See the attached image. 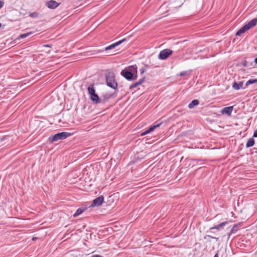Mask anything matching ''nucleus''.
I'll return each mask as SVG.
<instances>
[{
    "instance_id": "f257e3e1",
    "label": "nucleus",
    "mask_w": 257,
    "mask_h": 257,
    "mask_svg": "<svg viewBox=\"0 0 257 257\" xmlns=\"http://www.w3.org/2000/svg\"><path fill=\"white\" fill-rule=\"evenodd\" d=\"M137 66L136 65L130 66L121 71V75L126 80L131 81L137 79Z\"/></svg>"
},
{
    "instance_id": "f03ea898",
    "label": "nucleus",
    "mask_w": 257,
    "mask_h": 257,
    "mask_svg": "<svg viewBox=\"0 0 257 257\" xmlns=\"http://www.w3.org/2000/svg\"><path fill=\"white\" fill-rule=\"evenodd\" d=\"M106 84L109 87L116 89L117 87V83L115 79V74L112 72H108L105 76Z\"/></svg>"
},
{
    "instance_id": "7ed1b4c3",
    "label": "nucleus",
    "mask_w": 257,
    "mask_h": 257,
    "mask_svg": "<svg viewBox=\"0 0 257 257\" xmlns=\"http://www.w3.org/2000/svg\"><path fill=\"white\" fill-rule=\"evenodd\" d=\"M256 24L257 18L252 19L237 31L236 33V36H240L241 34L245 33L247 30L256 26Z\"/></svg>"
},
{
    "instance_id": "20e7f679",
    "label": "nucleus",
    "mask_w": 257,
    "mask_h": 257,
    "mask_svg": "<svg viewBox=\"0 0 257 257\" xmlns=\"http://www.w3.org/2000/svg\"><path fill=\"white\" fill-rule=\"evenodd\" d=\"M88 92L90 96V99L95 104L101 103V98H99L98 95L95 93V90L93 85L88 86Z\"/></svg>"
},
{
    "instance_id": "39448f33",
    "label": "nucleus",
    "mask_w": 257,
    "mask_h": 257,
    "mask_svg": "<svg viewBox=\"0 0 257 257\" xmlns=\"http://www.w3.org/2000/svg\"><path fill=\"white\" fill-rule=\"evenodd\" d=\"M71 135L72 134L71 133L63 132L50 136L49 140L50 142L53 143L60 140L65 139L66 138L71 136Z\"/></svg>"
},
{
    "instance_id": "423d86ee",
    "label": "nucleus",
    "mask_w": 257,
    "mask_h": 257,
    "mask_svg": "<svg viewBox=\"0 0 257 257\" xmlns=\"http://www.w3.org/2000/svg\"><path fill=\"white\" fill-rule=\"evenodd\" d=\"M173 53V51L169 49H165L162 50L158 56V58L160 60H165L167 59L170 55Z\"/></svg>"
},
{
    "instance_id": "0eeeda50",
    "label": "nucleus",
    "mask_w": 257,
    "mask_h": 257,
    "mask_svg": "<svg viewBox=\"0 0 257 257\" xmlns=\"http://www.w3.org/2000/svg\"><path fill=\"white\" fill-rule=\"evenodd\" d=\"M104 197L102 195L96 198L93 200L91 204L90 205V207H94L101 206L104 202Z\"/></svg>"
},
{
    "instance_id": "6e6552de",
    "label": "nucleus",
    "mask_w": 257,
    "mask_h": 257,
    "mask_svg": "<svg viewBox=\"0 0 257 257\" xmlns=\"http://www.w3.org/2000/svg\"><path fill=\"white\" fill-rule=\"evenodd\" d=\"M9 136H3L1 138V146H9L12 143V139Z\"/></svg>"
},
{
    "instance_id": "1a4fd4ad",
    "label": "nucleus",
    "mask_w": 257,
    "mask_h": 257,
    "mask_svg": "<svg viewBox=\"0 0 257 257\" xmlns=\"http://www.w3.org/2000/svg\"><path fill=\"white\" fill-rule=\"evenodd\" d=\"M127 40V39L126 38H124L117 42H115L106 47L105 48V51H108V50H111V49H114V48H115L116 46L120 45L121 44L123 43V42H125Z\"/></svg>"
},
{
    "instance_id": "9d476101",
    "label": "nucleus",
    "mask_w": 257,
    "mask_h": 257,
    "mask_svg": "<svg viewBox=\"0 0 257 257\" xmlns=\"http://www.w3.org/2000/svg\"><path fill=\"white\" fill-rule=\"evenodd\" d=\"M46 5L48 8L51 9H54L59 5V4L55 1L50 0L47 2Z\"/></svg>"
},
{
    "instance_id": "9b49d317",
    "label": "nucleus",
    "mask_w": 257,
    "mask_h": 257,
    "mask_svg": "<svg viewBox=\"0 0 257 257\" xmlns=\"http://www.w3.org/2000/svg\"><path fill=\"white\" fill-rule=\"evenodd\" d=\"M241 226V223H239L238 224H234L232 228H231L230 232L228 234V239L229 238L231 234L234 233L237 231L239 229V228Z\"/></svg>"
},
{
    "instance_id": "f8f14e48",
    "label": "nucleus",
    "mask_w": 257,
    "mask_h": 257,
    "mask_svg": "<svg viewBox=\"0 0 257 257\" xmlns=\"http://www.w3.org/2000/svg\"><path fill=\"white\" fill-rule=\"evenodd\" d=\"M243 81H240L238 83L236 82H234L232 84V88L236 90H238L241 88H245V87H243Z\"/></svg>"
},
{
    "instance_id": "ddd939ff",
    "label": "nucleus",
    "mask_w": 257,
    "mask_h": 257,
    "mask_svg": "<svg viewBox=\"0 0 257 257\" xmlns=\"http://www.w3.org/2000/svg\"><path fill=\"white\" fill-rule=\"evenodd\" d=\"M145 79V77H144L142 79L139 80V81L133 83V84L131 85L130 86V89L131 90H132L133 89H134L135 88L137 87V86L142 85L143 84V83L144 82Z\"/></svg>"
},
{
    "instance_id": "4468645a",
    "label": "nucleus",
    "mask_w": 257,
    "mask_h": 257,
    "mask_svg": "<svg viewBox=\"0 0 257 257\" xmlns=\"http://www.w3.org/2000/svg\"><path fill=\"white\" fill-rule=\"evenodd\" d=\"M233 110V106H228L223 108L222 110V113H225L228 115H230Z\"/></svg>"
},
{
    "instance_id": "2eb2a0df",
    "label": "nucleus",
    "mask_w": 257,
    "mask_h": 257,
    "mask_svg": "<svg viewBox=\"0 0 257 257\" xmlns=\"http://www.w3.org/2000/svg\"><path fill=\"white\" fill-rule=\"evenodd\" d=\"M112 94L111 93L103 94L102 96V98H101V102L104 103L105 102L107 101L112 97Z\"/></svg>"
},
{
    "instance_id": "dca6fc26",
    "label": "nucleus",
    "mask_w": 257,
    "mask_h": 257,
    "mask_svg": "<svg viewBox=\"0 0 257 257\" xmlns=\"http://www.w3.org/2000/svg\"><path fill=\"white\" fill-rule=\"evenodd\" d=\"M199 101L197 99L193 100L188 105V107L190 109L194 108V106H197L199 104Z\"/></svg>"
},
{
    "instance_id": "f3484780",
    "label": "nucleus",
    "mask_w": 257,
    "mask_h": 257,
    "mask_svg": "<svg viewBox=\"0 0 257 257\" xmlns=\"http://www.w3.org/2000/svg\"><path fill=\"white\" fill-rule=\"evenodd\" d=\"M254 143H255V141L253 139V138H250L247 141V143L246 144V147L247 148H250L251 147H252L254 145Z\"/></svg>"
},
{
    "instance_id": "a211bd4d",
    "label": "nucleus",
    "mask_w": 257,
    "mask_h": 257,
    "mask_svg": "<svg viewBox=\"0 0 257 257\" xmlns=\"http://www.w3.org/2000/svg\"><path fill=\"white\" fill-rule=\"evenodd\" d=\"M226 224H227L226 221L223 222L217 225H215L214 226L211 227L210 229H216L217 230H219L221 228H222Z\"/></svg>"
},
{
    "instance_id": "6ab92c4d",
    "label": "nucleus",
    "mask_w": 257,
    "mask_h": 257,
    "mask_svg": "<svg viewBox=\"0 0 257 257\" xmlns=\"http://www.w3.org/2000/svg\"><path fill=\"white\" fill-rule=\"evenodd\" d=\"M85 209L82 208H78L75 213L74 214L73 216L74 217H77L78 215H80L81 213H82L84 211Z\"/></svg>"
},
{
    "instance_id": "aec40b11",
    "label": "nucleus",
    "mask_w": 257,
    "mask_h": 257,
    "mask_svg": "<svg viewBox=\"0 0 257 257\" xmlns=\"http://www.w3.org/2000/svg\"><path fill=\"white\" fill-rule=\"evenodd\" d=\"M257 83V79H249L245 83V86H247L250 84Z\"/></svg>"
},
{
    "instance_id": "412c9836",
    "label": "nucleus",
    "mask_w": 257,
    "mask_h": 257,
    "mask_svg": "<svg viewBox=\"0 0 257 257\" xmlns=\"http://www.w3.org/2000/svg\"><path fill=\"white\" fill-rule=\"evenodd\" d=\"M32 33H33L31 32H28V33H27L21 34V35H20L19 36L18 39H24V38H25L27 37H28L30 35H31Z\"/></svg>"
},
{
    "instance_id": "4be33fe9",
    "label": "nucleus",
    "mask_w": 257,
    "mask_h": 257,
    "mask_svg": "<svg viewBox=\"0 0 257 257\" xmlns=\"http://www.w3.org/2000/svg\"><path fill=\"white\" fill-rule=\"evenodd\" d=\"M190 71H183V72H180V74L178 75L180 76H188L190 75Z\"/></svg>"
},
{
    "instance_id": "5701e85b",
    "label": "nucleus",
    "mask_w": 257,
    "mask_h": 257,
    "mask_svg": "<svg viewBox=\"0 0 257 257\" xmlns=\"http://www.w3.org/2000/svg\"><path fill=\"white\" fill-rule=\"evenodd\" d=\"M162 122H160V123H157V124H156L153 126H151L149 128V131H150V132H152L153 131H154L156 128L159 127L161 124Z\"/></svg>"
},
{
    "instance_id": "b1692460",
    "label": "nucleus",
    "mask_w": 257,
    "mask_h": 257,
    "mask_svg": "<svg viewBox=\"0 0 257 257\" xmlns=\"http://www.w3.org/2000/svg\"><path fill=\"white\" fill-rule=\"evenodd\" d=\"M243 66L244 67H249L250 66H252V63H250V64L248 62H247L246 60H244L242 63Z\"/></svg>"
},
{
    "instance_id": "393cba45",
    "label": "nucleus",
    "mask_w": 257,
    "mask_h": 257,
    "mask_svg": "<svg viewBox=\"0 0 257 257\" xmlns=\"http://www.w3.org/2000/svg\"><path fill=\"white\" fill-rule=\"evenodd\" d=\"M38 16L39 14L37 12L31 13L29 14V16L32 18H36Z\"/></svg>"
},
{
    "instance_id": "a878e982",
    "label": "nucleus",
    "mask_w": 257,
    "mask_h": 257,
    "mask_svg": "<svg viewBox=\"0 0 257 257\" xmlns=\"http://www.w3.org/2000/svg\"><path fill=\"white\" fill-rule=\"evenodd\" d=\"M146 71V69L144 68H142L140 69V72L141 74H143Z\"/></svg>"
},
{
    "instance_id": "bb28decb",
    "label": "nucleus",
    "mask_w": 257,
    "mask_h": 257,
    "mask_svg": "<svg viewBox=\"0 0 257 257\" xmlns=\"http://www.w3.org/2000/svg\"><path fill=\"white\" fill-rule=\"evenodd\" d=\"M253 137L254 138H257V128L254 131Z\"/></svg>"
},
{
    "instance_id": "cd10ccee",
    "label": "nucleus",
    "mask_w": 257,
    "mask_h": 257,
    "mask_svg": "<svg viewBox=\"0 0 257 257\" xmlns=\"http://www.w3.org/2000/svg\"><path fill=\"white\" fill-rule=\"evenodd\" d=\"M207 236L209 237L215 239L216 240H218V237H213V236H211L210 235H208Z\"/></svg>"
},
{
    "instance_id": "c85d7f7f",
    "label": "nucleus",
    "mask_w": 257,
    "mask_h": 257,
    "mask_svg": "<svg viewBox=\"0 0 257 257\" xmlns=\"http://www.w3.org/2000/svg\"><path fill=\"white\" fill-rule=\"evenodd\" d=\"M91 257H103L100 255H98V254H95V255H92Z\"/></svg>"
},
{
    "instance_id": "c756f323",
    "label": "nucleus",
    "mask_w": 257,
    "mask_h": 257,
    "mask_svg": "<svg viewBox=\"0 0 257 257\" xmlns=\"http://www.w3.org/2000/svg\"><path fill=\"white\" fill-rule=\"evenodd\" d=\"M254 62L257 65V57L254 59Z\"/></svg>"
},
{
    "instance_id": "7c9ffc66",
    "label": "nucleus",
    "mask_w": 257,
    "mask_h": 257,
    "mask_svg": "<svg viewBox=\"0 0 257 257\" xmlns=\"http://www.w3.org/2000/svg\"><path fill=\"white\" fill-rule=\"evenodd\" d=\"M151 133L150 131H149V129L147 130V131H146V133H147V134Z\"/></svg>"
},
{
    "instance_id": "2f4dec72",
    "label": "nucleus",
    "mask_w": 257,
    "mask_h": 257,
    "mask_svg": "<svg viewBox=\"0 0 257 257\" xmlns=\"http://www.w3.org/2000/svg\"><path fill=\"white\" fill-rule=\"evenodd\" d=\"M3 5H4V2H3L2 1H1V8H2V7H3Z\"/></svg>"
},
{
    "instance_id": "473e14b6",
    "label": "nucleus",
    "mask_w": 257,
    "mask_h": 257,
    "mask_svg": "<svg viewBox=\"0 0 257 257\" xmlns=\"http://www.w3.org/2000/svg\"><path fill=\"white\" fill-rule=\"evenodd\" d=\"M44 47H50L51 46H50V45L47 44V45H45Z\"/></svg>"
},
{
    "instance_id": "72a5a7b5",
    "label": "nucleus",
    "mask_w": 257,
    "mask_h": 257,
    "mask_svg": "<svg viewBox=\"0 0 257 257\" xmlns=\"http://www.w3.org/2000/svg\"><path fill=\"white\" fill-rule=\"evenodd\" d=\"M146 134H147L146 133V131H145L143 133H142V136H143V135H146Z\"/></svg>"
},
{
    "instance_id": "f704fd0d",
    "label": "nucleus",
    "mask_w": 257,
    "mask_h": 257,
    "mask_svg": "<svg viewBox=\"0 0 257 257\" xmlns=\"http://www.w3.org/2000/svg\"><path fill=\"white\" fill-rule=\"evenodd\" d=\"M214 257H218V254L216 253V254H215V255L214 256Z\"/></svg>"
},
{
    "instance_id": "c9c22d12",
    "label": "nucleus",
    "mask_w": 257,
    "mask_h": 257,
    "mask_svg": "<svg viewBox=\"0 0 257 257\" xmlns=\"http://www.w3.org/2000/svg\"><path fill=\"white\" fill-rule=\"evenodd\" d=\"M32 239H33V240H36V237H33V238H32Z\"/></svg>"
}]
</instances>
